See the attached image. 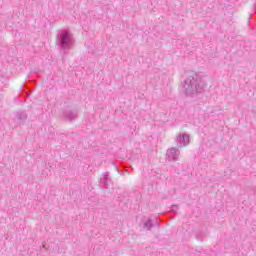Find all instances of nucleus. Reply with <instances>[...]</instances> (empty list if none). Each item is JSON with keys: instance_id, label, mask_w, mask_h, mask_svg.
Masks as SVG:
<instances>
[{"instance_id": "1", "label": "nucleus", "mask_w": 256, "mask_h": 256, "mask_svg": "<svg viewBox=\"0 0 256 256\" xmlns=\"http://www.w3.org/2000/svg\"><path fill=\"white\" fill-rule=\"evenodd\" d=\"M207 83L203 81L199 75L189 76L184 81V93L189 97H196V99H203V91H205Z\"/></svg>"}, {"instance_id": "2", "label": "nucleus", "mask_w": 256, "mask_h": 256, "mask_svg": "<svg viewBox=\"0 0 256 256\" xmlns=\"http://www.w3.org/2000/svg\"><path fill=\"white\" fill-rule=\"evenodd\" d=\"M75 39L67 30H58L56 35V45L60 48L62 57H65L73 47Z\"/></svg>"}, {"instance_id": "3", "label": "nucleus", "mask_w": 256, "mask_h": 256, "mask_svg": "<svg viewBox=\"0 0 256 256\" xmlns=\"http://www.w3.org/2000/svg\"><path fill=\"white\" fill-rule=\"evenodd\" d=\"M99 187L103 189H111L113 187V183L111 182V178H109V172H104L99 180Z\"/></svg>"}, {"instance_id": "4", "label": "nucleus", "mask_w": 256, "mask_h": 256, "mask_svg": "<svg viewBox=\"0 0 256 256\" xmlns=\"http://www.w3.org/2000/svg\"><path fill=\"white\" fill-rule=\"evenodd\" d=\"M62 117L66 121H75V119H77V111L66 108L62 112Z\"/></svg>"}, {"instance_id": "5", "label": "nucleus", "mask_w": 256, "mask_h": 256, "mask_svg": "<svg viewBox=\"0 0 256 256\" xmlns=\"http://www.w3.org/2000/svg\"><path fill=\"white\" fill-rule=\"evenodd\" d=\"M177 141V147H186V145H189V135L188 134H180L176 138Z\"/></svg>"}, {"instance_id": "6", "label": "nucleus", "mask_w": 256, "mask_h": 256, "mask_svg": "<svg viewBox=\"0 0 256 256\" xmlns=\"http://www.w3.org/2000/svg\"><path fill=\"white\" fill-rule=\"evenodd\" d=\"M179 149L177 148H170L169 150H167V157H168V161H177V157H179Z\"/></svg>"}, {"instance_id": "7", "label": "nucleus", "mask_w": 256, "mask_h": 256, "mask_svg": "<svg viewBox=\"0 0 256 256\" xmlns=\"http://www.w3.org/2000/svg\"><path fill=\"white\" fill-rule=\"evenodd\" d=\"M16 121L19 125H23V123H25V121H27V113H25L23 111H18L16 113Z\"/></svg>"}, {"instance_id": "8", "label": "nucleus", "mask_w": 256, "mask_h": 256, "mask_svg": "<svg viewBox=\"0 0 256 256\" xmlns=\"http://www.w3.org/2000/svg\"><path fill=\"white\" fill-rule=\"evenodd\" d=\"M144 229H147L148 231L151 230V227H153V222L151 221V219H148L144 225H143Z\"/></svg>"}, {"instance_id": "9", "label": "nucleus", "mask_w": 256, "mask_h": 256, "mask_svg": "<svg viewBox=\"0 0 256 256\" xmlns=\"http://www.w3.org/2000/svg\"><path fill=\"white\" fill-rule=\"evenodd\" d=\"M178 209H179V206H178V205H172V206H171V211H172V213H177Z\"/></svg>"}, {"instance_id": "10", "label": "nucleus", "mask_w": 256, "mask_h": 256, "mask_svg": "<svg viewBox=\"0 0 256 256\" xmlns=\"http://www.w3.org/2000/svg\"><path fill=\"white\" fill-rule=\"evenodd\" d=\"M154 225L157 226V225H159V223L156 222Z\"/></svg>"}]
</instances>
